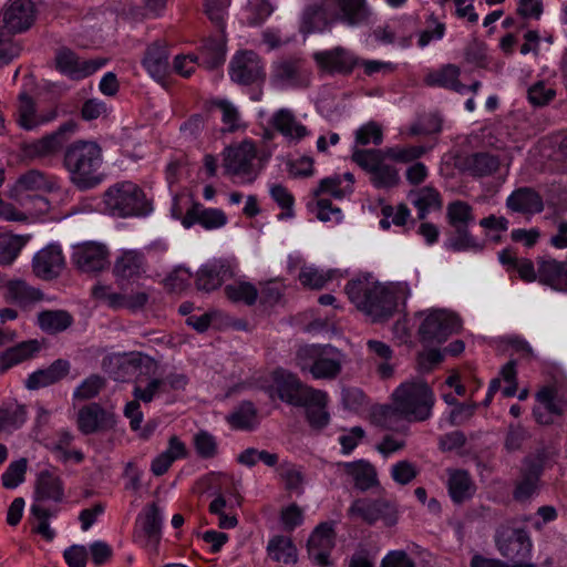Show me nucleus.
I'll return each instance as SVG.
<instances>
[{
  "label": "nucleus",
  "instance_id": "obj_17",
  "mask_svg": "<svg viewBox=\"0 0 567 567\" xmlns=\"http://www.w3.org/2000/svg\"><path fill=\"white\" fill-rule=\"evenodd\" d=\"M35 13L32 0H9L3 9V27L10 34L24 32L34 23Z\"/></svg>",
  "mask_w": 567,
  "mask_h": 567
},
{
  "label": "nucleus",
  "instance_id": "obj_53",
  "mask_svg": "<svg viewBox=\"0 0 567 567\" xmlns=\"http://www.w3.org/2000/svg\"><path fill=\"white\" fill-rule=\"evenodd\" d=\"M278 460H279L278 454L270 453L265 450L258 451L255 447L246 449L237 457V462L239 464L246 465L248 467L255 466L258 461L265 463L269 467H274L277 465Z\"/></svg>",
  "mask_w": 567,
  "mask_h": 567
},
{
  "label": "nucleus",
  "instance_id": "obj_58",
  "mask_svg": "<svg viewBox=\"0 0 567 567\" xmlns=\"http://www.w3.org/2000/svg\"><path fill=\"white\" fill-rule=\"evenodd\" d=\"M28 461L22 457L12 462L2 474V485L6 488H16L24 481Z\"/></svg>",
  "mask_w": 567,
  "mask_h": 567
},
{
  "label": "nucleus",
  "instance_id": "obj_30",
  "mask_svg": "<svg viewBox=\"0 0 567 567\" xmlns=\"http://www.w3.org/2000/svg\"><path fill=\"white\" fill-rule=\"evenodd\" d=\"M339 466H342L346 474L352 477L354 487L361 492L379 485L375 467L365 460L339 463Z\"/></svg>",
  "mask_w": 567,
  "mask_h": 567
},
{
  "label": "nucleus",
  "instance_id": "obj_62",
  "mask_svg": "<svg viewBox=\"0 0 567 567\" xmlns=\"http://www.w3.org/2000/svg\"><path fill=\"white\" fill-rule=\"evenodd\" d=\"M527 96L534 106L543 107L554 100L556 91L547 87L543 81H538L528 89Z\"/></svg>",
  "mask_w": 567,
  "mask_h": 567
},
{
  "label": "nucleus",
  "instance_id": "obj_47",
  "mask_svg": "<svg viewBox=\"0 0 567 567\" xmlns=\"http://www.w3.org/2000/svg\"><path fill=\"white\" fill-rule=\"evenodd\" d=\"M446 220L451 228L471 225L475 220L473 207L464 200L451 202L446 206Z\"/></svg>",
  "mask_w": 567,
  "mask_h": 567
},
{
  "label": "nucleus",
  "instance_id": "obj_20",
  "mask_svg": "<svg viewBox=\"0 0 567 567\" xmlns=\"http://www.w3.org/2000/svg\"><path fill=\"white\" fill-rule=\"evenodd\" d=\"M256 155L254 143L244 141L224 151L223 166L228 174L247 176L252 173V161Z\"/></svg>",
  "mask_w": 567,
  "mask_h": 567
},
{
  "label": "nucleus",
  "instance_id": "obj_41",
  "mask_svg": "<svg viewBox=\"0 0 567 567\" xmlns=\"http://www.w3.org/2000/svg\"><path fill=\"white\" fill-rule=\"evenodd\" d=\"M339 8L340 19L348 25H358L367 21L369 10L365 0H336Z\"/></svg>",
  "mask_w": 567,
  "mask_h": 567
},
{
  "label": "nucleus",
  "instance_id": "obj_3",
  "mask_svg": "<svg viewBox=\"0 0 567 567\" xmlns=\"http://www.w3.org/2000/svg\"><path fill=\"white\" fill-rule=\"evenodd\" d=\"M297 365L302 371H309L315 379L333 380L341 370V353L330 346H303L296 354Z\"/></svg>",
  "mask_w": 567,
  "mask_h": 567
},
{
  "label": "nucleus",
  "instance_id": "obj_26",
  "mask_svg": "<svg viewBox=\"0 0 567 567\" xmlns=\"http://www.w3.org/2000/svg\"><path fill=\"white\" fill-rule=\"evenodd\" d=\"M71 370V363L65 359H56L48 368L39 369L25 380L28 390H39L63 380Z\"/></svg>",
  "mask_w": 567,
  "mask_h": 567
},
{
  "label": "nucleus",
  "instance_id": "obj_15",
  "mask_svg": "<svg viewBox=\"0 0 567 567\" xmlns=\"http://www.w3.org/2000/svg\"><path fill=\"white\" fill-rule=\"evenodd\" d=\"M107 256L109 251L104 245L85 243L74 246L71 261L82 272L96 274L107 267Z\"/></svg>",
  "mask_w": 567,
  "mask_h": 567
},
{
  "label": "nucleus",
  "instance_id": "obj_7",
  "mask_svg": "<svg viewBox=\"0 0 567 567\" xmlns=\"http://www.w3.org/2000/svg\"><path fill=\"white\" fill-rule=\"evenodd\" d=\"M340 19L336 0H319L305 7L299 32L303 35L322 33L331 28Z\"/></svg>",
  "mask_w": 567,
  "mask_h": 567
},
{
  "label": "nucleus",
  "instance_id": "obj_11",
  "mask_svg": "<svg viewBox=\"0 0 567 567\" xmlns=\"http://www.w3.org/2000/svg\"><path fill=\"white\" fill-rule=\"evenodd\" d=\"M495 543L502 556L512 561L526 559L532 550V542L524 528L502 527L496 532Z\"/></svg>",
  "mask_w": 567,
  "mask_h": 567
},
{
  "label": "nucleus",
  "instance_id": "obj_50",
  "mask_svg": "<svg viewBox=\"0 0 567 567\" xmlns=\"http://www.w3.org/2000/svg\"><path fill=\"white\" fill-rule=\"evenodd\" d=\"M33 528L32 530L41 535L45 540L51 542L55 537V532L50 528L49 519L53 515L48 508L34 503L30 508Z\"/></svg>",
  "mask_w": 567,
  "mask_h": 567
},
{
  "label": "nucleus",
  "instance_id": "obj_56",
  "mask_svg": "<svg viewBox=\"0 0 567 567\" xmlns=\"http://www.w3.org/2000/svg\"><path fill=\"white\" fill-rule=\"evenodd\" d=\"M460 68L455 64H446L441 70L426 75L425 83L429 86L451 89L453 82L460 76Z\"/></svg>",
  "mask_w": 567,
  "mask_h": 567
},
{
  "label": "nucleus",
  "instance_id": "obj_63",
  "mask_svg": "<svg viewBox=\"0 0 567 567\" xmlns=\"http://www.w3.org/2000/svg\"><path fill=\"white\" fill-rule=\"evenodd\" d=\"M331 279L332 275L330 272H323L312 267L303 268L299 274L300 282L311 289H321Z\"/></svg>",
  "mask_w": 567,
  "mask_h": 567
},
{
  "label": "nucleus",
  "instance_id": "obj_37",
  "mask_svg": "<svg viewBox=\"0 0 567 567\" xmlns=\"http://www.w3.org/2000/svg\"><path fill=\"white\" fill-rule=\"evenodd\" d=\"M402 409L401 404L395 401L393 404L377 405L371 412L372 421L384 430H396L399 421L408 420V414Z\"/></svg>",
  "mask_w": 567,
  "mask_h": 567
},
{
  "label": "nucleus",
  "instance_id": "obj_24",
  "mask_svg": "<svg viewBox=\"0 0 567 567\" xmlns=\"http://www.w3.org/2000/svg\"><path fill=\"white\" fill-rule=\"evenodd\" d=\"M234 272L228 260L219 259L204 265L196 274V288L210 292L219 288L225 280L233 278Z\"/></svg>",
  "mask_w": 567,
  "mask_h": 567
},
{
  "label": "nucleus",
  "instance_id": "obj_4",
  "mask_svg": "<svg viewBox=\"0 0 567 567\" xmlns=\"http://www.w3.org/2000/svg\"><path fill=\"white\" fill-rule=\"evenodd\" d=\"M408 414V421H424L434 404V394L425 382L402 383L392 394Z\"/></svg>",
  "mask_w": 567,
  "mask_h": 567
},
{
  "label": "nucleus",
  "instance_id": "obj_59",
  "mask_svg": "<svg viewBox=\"0 0 567 567\" xmlns=\"http://www.w3.org/2000/svg\"><path fill=\"white\" fill-rule=\"evenodd\" d=\"M194 445L202 458H213L218 453L217 441L214 435L206 431H199L194 436Z\"/></svg>",
  "mask_w": 567,
  "mask_h": 567
},
{
  "label": "nucleus",
  "instance_id": "obj_61",
  "mask_svg": "<svg viewBox=\"0 0 567 567\" xmlns=\"http://www.w3.org/2000/svg\"><path fill=\"white\" fill-rule=\"evenodd\" d=\"M272 199L285 210L278 217L279 219L293 217V203L292 194L280 184L274 185L270 189Z\"/></svg>",
  "mask_w": 567,
  "mask_h": 567
},
{
  "label": "nucleus",
  "instance_id": "obj_35",
  "mask_svg": "<svg viewBox=\"0 0 567 567\" xmlns=\"http://www.w3.org/2000/svg\"><path fill=\"white\" fill-rule=\"evenodd\" d=\"M463 167L473 176H488L498 169L499 159L487 152H477L464 158Z\"/></svg>",
  "mask_w": 567,
  "mask_h": 567
},
{
  "label": "nucleus",
  "instance_id": "obj_64",
  "mask_svg": "<svg viewBox=\"0 0 567 567\" xmlns=\"http://www.w3.org/2000/svg\"><path fill=\"white\" fill-rule=\"evenodd\" d=\"M372 285L368 281L351 280L347 284L344 291L348 295L350 301L361 311L367 296L371 291Z\"/></svg>",
  "mask_w": 567,
  "mask_h": 567
},
{
  "label": "nucleus",
  "instance_id": "obj_33",
  "mask_svg": "<svg viewBox=\"0 0 567 567\" xmlns=\"http://www.w3.org/2000/svg\"><path fill=\"white\" fill-rule=\"evenodd\" d=\"M445 245L453 251L481 252L485 248V241L478 240L471 233L470 225L453 227Z\"/></svg>",
  "mask_w": 567,
  "mask_h": 567
},
{
  "label": "nucleus",
  "instance_id": "obj_32",
  "mask_svg": "<svg viewBox=\"0 0 567 567\" xmlns=\"http://www.w3.org/2000/svg\"><path fill=\"white\" fill-rule=\"evenodd\" d=\"M64 497L61 478L49 471H41L35 481L34 499L62 502Z\"/></svg>",
  "mask_w": 567,
  "mask_h": 567
},
{
  "label": "nucleus",
  "instance_id": "obj_14",
  "mask_svg": "<svg viewBox=\"0 0 567 567\" xmlns=\"http://www.w3.org/2000/svg\"><path fill=\"white\" fill-rule=\"evenodd\" d=\"M76 130V123L68 121L63 123L56 131L43 136L42 138L23 145V153L30 158L47 157L58 153L66 141L68 134H73Z\"/></svg>",
  "mask_w": 567,
  "mask_h": 567
},
{
  "label": "nucleus",
  "instance_id": "obj_43",
  "mask_svg": "<svg viewBox=\"0 0 567 567\" xmlns=\"http://www.w3.org/2000/svg\"><path fill=\"white\" fill-rule=\"evenodd\" d=\"M267 550L274 561L284 564L297 563V548L288 537L281 535L272 537L268 543Z\"/></svg>",
  "mask_w": 567,
  "mask_h": 567
},
{
  "label": "nucleus",
  "instance_id": "obj_38",
  "mask_svg": "<svg viewBox=\"0 0 567 567\" xmlns=\"http://www.w3.org/2000/svg\"><path fill=\"white\" fill-rule=\"evenodd\" d=\"M73 317L66 310H43L38 313L40 329L49 334H55L69 329Z\"/></svg>",
  "mask_w": 567,
  "mask_h": 567
},
{
  "label": "nucleus",
  "instance_id": "obj_19",
  "mask_svg": "<svg viewBox=\"0 0 567 567\" xmlns=\"http://www.w3.org/2000/svg\"><path fill=\"white\" fill-rule=\"evenodd\" d=\"M65 268V260L62 249L56 244H50L39 250L32 259V269L34 275L47 281L60 277Z\"/></svg>",
  "mask_w": 567,
  "mask_h": 567
},
{
  "label": "nucleus",
  "instance_id": "obj_10",
  "mask_svg": "<svg viewBox=\"0 0 567 567\" xmlns=\"http://www.w3.org/2000/svg\"><path fill=\"white\" fill-rule=\"evenodd\" d=\"M230 79L240 85L262 82L266 78L260 56L250 50L237 52L229 65Z\"/></svg>",
  "mask_w": 567,
  "mask_h": 567
},
{
  "label": "nucleus",
  "instance_id": "obj_13",
  "mask_svg": "<svg viewBox=\"0 0 567 567\" xmlns=\"http://www.w3.org/2000/svg\"><path fill=\"white\" fill-rule=\"evenodd\" d=\"M312 59L318 68L328 74L349 75L360 63L359 58L342 47L315 52Z\"/></svg>",
  "mask_w": 567,
  "mask_h": 567
},
{
  "label": "nucleus",
  "instance_id": "obj_48",
  "mask_svg": "<svg viewBox=\"0 0 567 567\" xmlns=\"http://www.w3.org/2000/svg\"><path fill=\"white\" fill-rule=\"evenodd\" d=\"M277 472L285 482V488L288 492H296L299 495L302 493L305 476L299 466L290 462H284L278 466Z\"/></svg>",
  "mask_w": 567,
  "mask_h": 567
},
{
  "label": "nucleus",
  "instance_id": "obj_16",
  "mask_svg": "<svg viewBox=\"0 0 567 567\" xmlns=\"http://www.w3.org/2000/svg\"><path fill=\"white\" fill-rule=\"evenodd\" d=\"M367 297L361 311L373 321L389 319L394 313L398 306L396 295L389 287L374 284Z\"/></svg>",
  "mask_w": 567,
  "mask_h": 567
},
{
  "label": "nucleus",
  "instance_id": "obj_2",
  "mask_svg": "<svg viewBox=\"0 0 567 567\" xmlns=\"http://www.w3.org/2000/svg\"><path fill=\"white\" fill-rule=\"evenodd\" d=\"M106 212L114 217H142L153 207L143 189L132 182L116 183L109 187L103 196Z\"/></svg>",
  "mask_w": 567,
  "mask_h": 567
},
{
  "label": "nucleus",
  "instance_id": "obj_39",
  "mask_svg": "<svg viewBox=\"0 0 567 567\" xmlns=\"http://www.w3.org/2000/svg\"><path fill=\"white\" fill-rule=\"evenodd\" d=\"M543 472V465L538 462H530L523 473V478L517 483L513 497L515 501L525 502L532 497L537 489V484Z\"/></svg>",
  "mask_w": 567,
  "mask_h": 567
},
{
  "label": "nucleus",
  "instance_id": "obj_40",
  "mask_svg": "<svg viewBox=\"0 0 567 567\" xmlns=\"http://www.w3.org/2000/svg\"><path fill=\"white\" fill-rule=\"evenodd\" d=\"M449 493L454 503L461 504L471 498L475 492V485L466 471L453 472L447 482Z\"/></svg>",
  "mask_w": 567,
  "mask_h": 567
},
{
  "label": "nucleus",
  "instance_id": "obj_54",
  "mask_svg": "<svg viewBox=\"0 0 567 567\" xmlns=\"http://www.w3.org/2000/svg\"><path fill=\"white\" fill-rule=\"evenodd\" d=\"M227 298L234 302L243 301L248 306L256 302L258 291L250 282H240L239 285H228L224 289Z\"/></svg>",
  "mask_w": 567,
  "mask_h": 567
},
{
  "label": "nucleus",
  "instance_id": "obj_28",
  "mask_svg": "<svg viewBox=\"0 0 567 567\" xmlns=\"http://www.w3.org/2000/svg\"><path fill=\"white\" fill-rule=\"evenodd\" d=\"M168 50L164 42L150 44L143 58V65L156 81L162 82L169 73Z\"/></svg>",
  "mask_w": 567,
  "mask_h": 567
},
{
  "label": "nucleus",
  "instance_id": "obj_23",
  "mask_svg": "<svg viewBox=\"0 0 567 567\" xmlns=\"http://www.w3.org/2000/svg\"><path fill=\"white\" fill-rule=\"evenodd\" d=\"M536 264L539 284L567 292V260L558 261L550 256H540Z\"/></svg>",
  "mask_w": 567,
  "mask_h": 567
},
{
  "label": "nucleus",
  "instance_id": "obj_18",
  "mask_svg": "<svg viewBox=\"0 0 567 567\" xmlns=\"http://www.w3.org/2000/svg\"><path fill=\"white\" fill-rule=\"evenodd\" d=\"M157 372V362L150 355L142 352H131L121 359L116 380L125 381L134 377L135 385L143 383L146 378L154 377Z\"/></svg>",
  "mask_w": 567,
  "mask_h": 567
},
{
  "label": "nucleus",
  "instance_id": "obj_46",
  "mask_svg": "<svg viewBox=\"0 0 567 567\" xmlns=\"http://www.w3.org/2000/svg\"><path fill=\"white\" fill-rule=\"evenodd\" d=\"M256 417L257 409L254 403L250 401H244L226 417V420L234 429L251 430L255 426Z\"/></svg>",
  "mask_w": 567,
  "mask_h": 567
},
{
  "label": "nucleus",
  "instance_id": "obj_36",
  "mask_svg": "<svg viewBox=\"0 0 567 567\" xmlns=\"http://www.w3.org/2000/svg\"><path fill=\"white\" fill-rule=\"evenodd\" d=\"M49 189L47 177L43 173L37 169H31L22 174L16 182L14 186L10 190V197L22 202L24 198L22 194L24 192H40Z\"/></svg>",
  "mask_w": 567,
  "mask_h": 567
},
{
  "label": "nucleus",
  "instance_id": "obj_9",
  "mask_svg": "<svg viewBox=\"0 0 567 567\" xmlns=\"http://www.w3.org/2000/svg\"><path fill=\"white\" fill-rule=\"evenodd\" d=\"M163 516L156 503L147 505L138 515L134 529V542L157 551L162 538Z\"/></svg>",
  "mask_w": 567,
  "mask_h": 567
},
{
  "label": "nucleus",
  "instance_id": "obj_52",
  "mask_svg": "<svg viewBox=\"0 0 567 567\" xmlns=\"http://www.w3.org/2000/svg\"><path fill=\"white\" fill-rule=\"evenodd\" d=\"M24 240L18 235H1L0 236V264L11 265L18 257Z\"/></svg>",
  "mask_w": 567,
  "mask_h": 567
},
{
  "label": "nucleus",
  "instance_id": "obj_29",
  "mask_svg": "<svg viewBox=\"0 0 567 567\" xmlns=\"http://www.w3.org/2000/svg\"><path fill=\"white\" fill-rule=\"evenodd\" d=\"M227 221L225 213L216 208H204L199 203H194L186 212L182 224L189 228L194 224H200L206 229L219 228Z\"/></svg>",
  "mask_w": 567,
  "mask_h": 567
},
{
  "label": "nucleus",
  "instance_id": "obj_12",
  "mask_svg": "<svg viewBox=\"0 0 567 567\" xmlns=\"http://www.w3.org/2000/svg\"><path fill=\"white\" fill-rule=\"evenodd\" d=\"M166 392L165 381L161 378H151L147 384L143 388L142 383H137L133 390V400L127 402L124 408V415L130 419V426L133 431H137L143 422V412L141 411V404L151 403L154 398Z\"/></svg>",
  "mask_w": 567,
  "mask_h": 567
},
{
  "label": "nucleus",
  "instance_id": "obj_21",
  "mask_svg": "<svg viewBox=\"0 0 567 567\" xmlns=\"http://www.w3.org/2000/svg\"><path fill=\"white\" fill-rule=\"evenodd\" d=\"M78 429L84 435L112 429L115 424L114 415L104 410L99 403H90L78 412Z\"/></svg>",
  "mask_w": 567,
  "mask_h": 567
},
{
  "label": "nucleus",
  "instance_id": "obj_60",
  "mask_svg": "<svg viewBox=\"0 0 567 567\" xmlns=\"http://www.w3.org/2000/svg\"><path fill=\"white\" fill-rule=\"evenodd\" d=\"M104 386L105 380L97 374H92L75 389L73 396L80 400H89L95 398Z\"/></svg>",
  "mask_w": 567,
  "mask_h": 567
},
{
  "label": "nucleus",
  "instance_id": "obj_44",
  "mask_svg": "<svg viewBox=\"0 0 567 567\" xmlns=\"http://www.w3.org/2000/svg\"><path fill=\"white\" fill-rule=\"evenodd\" d=\"M413 205L417 208V218L424 220L431 209H441L442 199L440 193L430 186H425L414 195L412 200Z\"/></svg>",
  "mask_w": 567,
  "mask_h": 567
},
{
  "label": "nucleus",
  "instance_id": "obj_5",
  "mask_svg": "<svg viewBox=\"0 0 567 567\" xmlns=\"http://www.w3.org/2000/svg\"><path fill=\"white\" fill-rule=\"evenodd\" d=\"M274 383L281 401L293 406L322 404L326 392L306 385L300 379L284 369L274 372Z\"/></svg>",
  "mask_w": 567,
  "mask_h": 567
},
{
  "label": "nucleus",
  "instance_id": "obj_27",
  "mask_svg": "<svg viewBox=\"0 0 567 567\" xmlns=\"http://www.w3.org/2000/svg\"><path fill=\"white\" fill-rule=\"evenodd\" d=\"M506 207L523 215H535L544 210V200L532 187H519L506 199Z\"/></svg>",
  "mask_w": 567,
  "mask_h": 567
},
{
  "label": "nucleus",
  "instance_id": "obj_55",
  "mask_svg": "<svg viewBox=\"0 0 567 567\" xmlns=\"http://www.w3.org/2000/svg\"><path fill=\"white\" fill-rule=\"evenodd\" d=\"M538 406L549 412V414L561 415L564 413L563 401L558 398V392L554 386H544L536 393Z\"/></svg>",
  "mask_w": 567,
  "mask_h": 567
},
{
  "label": "nucleus",
  "instance_id": "obj_57",
  "mask_svg": "<svg viewBox=\"0 0 567 567\" xmlns=\"http://www.w3.org/2000/svg\"><path fill=\"white\" fill-rule=\"evenodd\" d=\"M370 179L377 188H392L400 183L398 169L386 164H382V166L371 175Z\"/></svg>",
  "mask_w": 567,
  "mask_h": 567
},
{
  "label": "nucleus",
  "instance_id": "obj_45",
  "mask_svg": "<svg viewBox=\"0 0 567 567\" xmlns=\"http://www.w3.org/2000/svg\"><path fill=\"white\" fill-rule=\"evenodd\" d=\"M386 148L354 150L352 161L371 175L379 169L388 158Z\"/></svg>",
  "mask_w": 567,
  "mask_h": 567
},
{
  "label": "nucleus",
  "instance_id": "obj_22",
  "mask_svg": "<svg viewBox=\"0 0 567 567\" xmlns=\"http://www.w3.org/2000/svg\"><path fill=\"white\" fill-rule=\"evenodd\" d=\"M103 59L82 60L71 50H63L56 55L58 69L69 75L72 80H81L90 76L102 68Z\"/></svg>",
  "mask_w": 567,
  "mask_h": 567
},
{
  "label": "nucleus",
  "instance_id": "obj_6",
  "mask_svg": "<svg viewBox=\"0 0 567 567\" xmlns=\"http://www.w3.org/2000/svg\"><path fill=\"white\" fill-rule=\"evenodd\" d=\"M347 514L351 518H360L368 525H374L382 519L388 527L396 525L399 519L396 505L384 498H358L352 502Z\"/></svg>",
  "mask_w": 567,
  "mask_h": 567
},
{
  "label": "nucleus",
  "instance_id": "obj_34",
  "mask_svg": "<svg viewBox=\"0 0 567 567\" xmlns=\"http://www.w3.org/2000/svg\"><path fill=\"white\" fill-rule=\"evenodd\" d=\"M225 56L226 40L224 38H209L203 42L196 60H199V65L206 68L207 70H214L224 64Z\"/></svg>",
  "mask_w": 567,
  "mask_h": 567
},
{
  "label": "nucleus",
  "instance_id": "obj_1",
  "mask_svg": "<svg viewBox=\"0 0 567 567\" xmlns=\"http://www.w3.org/2000/svg\"><path fill=\"white\" fill-rule=\"evenodd\" d=\"M102 165V147L94 141L78 140L64 150L63 167L80 190L92 189L103 182Z\"/></svg>",
  "mask_w": 567,
  "mask_h": 567
},
{
  "label": "nucleus",
  "instance_id": "obj_8",
  "mask_svg": "<svg viewBox=\"0 0 567 567\" xmlns=\"http://www.w3.org/2000/svg\"><path fill=\"white\" fill-rule=\"evenodd\" d=\"M461 328L460 318L447 310H432L419 327L422 342L434 344L443 343Z\"/></svg>",
  "mask_w": 567,
  "mask_h": 567
},
{
  "label": "nucleus",
  "instance_id": "obj_31",
  "mask_svg": "<svg viewBox=\"0 0 567 567\" xmlns=\"http://www.w3.org/2000/svg\"><path fill=\"white\" fill-rule=\"evenodd\" d=\"M41 350V344L37 339L22 341L14 347L0 353V372L8 371L13 365L33 358Z\"/></svg>",
  "mask_w": 567,
  "mask_h": 567
},
{
  "label": "nucleus",
  "instance_id": "obj_49",
  "mask_svg": "<svg viewBox=\"0 0 567 567\" xmlns=\"http://www.w3.org/2000/svg\"><path fill=\"white\" fill-rule=\"evenodd\" d=\"M35 102L25 92L19 95L18 123L24 130H33L39 125L38 115L35 114Z\"/></svg>",
  "mask_w": 567,
  "mask_h": 567
},
{
  "label": "nucleus",
  "instance_id": "obj_42",
  "mask_svg": "<svg viewBox=\"0 0 567 567\" xmlns=\"http://www.w3.org/2000/svg\"><path fill=\"white\" fill-rule=\"evenodd\" d=\"M272 124L278 132L287 137L301 140L308 135L307 127L298 123L292 112L286 109L279 110L274 115Z\"/></svg>",
  "mask_w": 567,
  "mask_h": 567
},
{
  "label": "nucleus",
  "instance_id": "obj_25",
  "mask_svg": "<svg viewBox=\"0 0 567 567\" xmlns=\"http://www.w3.org/2000/svg\"><path fill=\"white\" fill-rule=\"evenodd\" d=\"M145 272V256L138 250H126L116 259L113 274L118 284L134 281Z\"/></svg>",
  "mask_w": 567,
  "mask_h": 567
},
{
  "label": "nucleus",
  "instance_id": "obj_51",
  "mask_svg": "<svg viewBox=\"0 0 567 567\" xmlns=\"http://www.w3.org/2000/svg\"><path fill=\"white\" fill-rule=\"evenodd\" d=\"M8 291L18 303L24 306L43 299V293L40 289L33 288L22 280L10 281Z\"/></svg>",
  "mask_w": 567,
  "mask_h": 567
}]
</instances>
